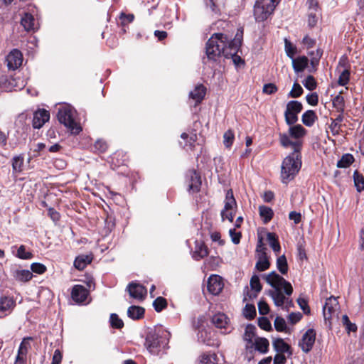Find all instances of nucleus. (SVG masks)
Segmentation results:
<instances>
[{"mask_svg": "<svg viewBox=\"0 0 364 364\" xmlns=\"http://www.w3.org/2000/svg\"><path fill=\"white\" fill-rule=\"evenodd\" d=\"M186 182L189 192L196 193L199 191L201 186V179L200 176L196 171H189L187 173Z\"/></svg>", "mask_w": 364, "mask_h": 364, "instance_id": "2eb2a0df", "label": "nucleus"}, {"mask_svg": "<svg viewBox=\"0 0 364 364\" xmlns=\"http://www.w3.org/2000/svg\"><path fill=\"white\" fill-rule=\"evenodd\" d=\"M93 260V255H80L74 260V267L78 270H83Z\"/></svg>", "mask_w": 364, "mask_h": 364, "instance_id": "a211bd4d", "label": "nucleus"}, {"mask_svg": "<svg viewBox=\"0 0 364 364\" xmlns=\"http://www.w3.org/2000/svg\"><path fill=\"white\" fill-rule=\"evenodd\" d=\"M355 186L358 191L360 192L364 189V178L358 171H355L353 174Z\"/></svg>", "mask_w": 364, "mask_h": 364, "instance_id": "5fc2aeb1", "label": "nucleus"}, {"mask_svg": "<svg viewBox=\"0 0 364 364\" xmlns=\"http://www.w3.org/2000/svg\"><path fill=\"white\" fill-rule=\"evenodd\" d=\"M250 287L252 290L255 291V294H254V297L257 296V294L261 291L262 289V286L260 283L259 278L257 275H253L250 279Z\"/></svg>", "mask_w": 364, "mask_h": 364, "instance_id": "de8ad7c7", "label": "nucleus"}, {"mask_svg": "<svg viewBox=\"0 0 364 364\" xmlns=\"http://www.w3.org/2000/svg\"><path fill=\"white\" fill-rule=\"evenodd\" d=\"M274 328L278 332H283L286 331L287 324L284 318L277 316L274 322Z\"/></svg>", "mask_w": 364, "mask_h": 364, "instance_id": "6e6d98bb", "label": "nucleus"}, {"mask_svg": "<svg viewBox=\"0 0 364 364\" xmlns=\"http://www.w3.org/2000/svg\"><path fill=\"white\" fill-rule=\"evenodd\" d=\"M21 23L27 31H34L36 29L35 19L33 16L28 13H25L24 16L21 18Z\"/></svg>", "mask_w": 364, "mask_h": 364, "instance_id": "a878e982", "label": "nucleus"}, {"mask_svg": "<svg viewBox=\"0 0 364 364\" xmlns=\"http://www.w3.org/2000/svg\"><path fill=\"white\" fill-rule=\"evenodd\" d=\"M145 314L144 308L139 306L132 305L127 309V316L132 320H139L144 318Z\"/></svg>", "mask_w": 364, "mask_h": 364, "instance_id": "aec40b11", "label": "nucleus"}, {"mask_svg": "<svg viewBox=\"0 0 364 364\" xmlns=\"http://www.w3.org/2000/svg\"><path fill=\"white\" fill-rule=\"evenodd\" d=\"M89 295L90 290L82 285L76 284L73 287L71 298L75 302L82 304L86 301Z\"/></svg>", "mask_w": 364, "mask_h": 364, "instance_id": "ddd939ff", "label": "nucleus"}, {"mask_svg": "<svg viewBox=\"0 0 364 364\" xmlns=\"http://www.w3.org/2000/svg\"><path fill=\"white\" fill-rule=\"evenodd\" d=\"M245 357L248 360L250 361L252 359L254 358L255 356V352L257 350L255 349V344L254 341H246L245 346Z\"/></svg>", "mask_w": 364, "mask_h": 364, "instance_id": "58836bf2", "label": "nucleus"}, {"mask_svg": "<svg viewBox=\"0 0 364 364\" xmlns=\"http://www.w3.org/2000/svg\"><path fill=\"white\" fill-rule=\"evenodd\" d=\"M127 290L132 298L138 301L144 300L147 294L145 287L134 282H132L128 284Z\"/></svg>", "mask_w": 364, "mask_h": 364, "instance_id": "9b49d317", "label": "nucleus"}, {"mask_svg": "<svg viewBox=\"0 0 364 364\" xmlns=\"http://www.w3.org/2000/svg\"><path fill=\"white\" fill-rule=\"evenodd\" d=\"M224 284L219 275H211L207 282L208 291L213 295H218L223 290Z\"/></svg>", "mask_w": 364, "mask_h": 364, "instance_id": "4468645a", "label": "nucleus"}, {"mask_svg": "<svg viewBox=\"0 0 364 364\" xmlns=\"http://www.w3.org/2000/svg\"><path fill=\"white\" fill-rule=\"evenodd\" d=\"M343 326L345 327L346 331L348 334L351 332H357L358 327L354 323H352L347 315H343L341 318Z\"/></svg>", "mask_w": 364, "mask_h": 364, "instance_id": "c9c22d12", "label": "nucleus"}, {"mask_svg": "<svg viewBox=\"0 0 364 364\" xmlns=\"http://www.w3.org/2000/svg\"><path fill=\"white\" fill-rule=\"evenodd\" d=\"M350 72L348 70L345 69L340 75L338 83L340 85L344 86L349 82Z\"/></svg>", "mask_w": 364, "mask_h": 364, "instance_id": "0e129e2a", "label": "nucleus"}, {"mask_svg": "<svg viewBox=\"0 0 364 364\" xmlns=\"http://www.w3.org/2000/svg\"><path fill=\"white\" fill-rule=\"evenodd\" d=\"M242 36H243V30H242V28H239L237 30V33L235 34V38L232 40L230 38V45L232 48V50H233L232 51H234L235 53L237 52L239 48L241 46Z\"/></svg>", "mask_w": 364, "mask_h": 364, "instance_id": "72a5a7b5", "label": "nucleus"}, {"mask_svg": "<svg viewBox=\"0 0 364 364\" xmlns=\"http://www.w3.org/2000/svg\"><path fill=\"white\" fill-rule=\"evenodd\" d=\"M277 267L282 274H287L288 272L289 267L287 260L284 255L279 256L277 259Z\"/></svg>", "mask_w": 364, "mask_h": 364, "instance_id": "e433bc0d", "label": "nucleus"}, {"mask_svg": "<svg viewBox=\"0 0 364 364\" xmlns=\"http://www.w3.org/2000/svg\"><path fill=\"white\" fill-rule=\"evenodd\" d=\"M270 267V262L268 256H258L257 261L255 264V269L259 272H264Z\"/></svg>", "mask_w": 364, "mask_h": 364, "instance_id": "473e14b6", "label": "nucleus"}, {"mask_svg": "<svg viewBox=\"0 0 364 364\" xmlns=\"http://www.w3.org/2000/svg\"><path fill=\"white\" fill-rule=\"evenodd\" d=\"M280 0H257L254 6V16L257 21H264L271 16Z\"/></svg>", "mask_w": 364, "mask_h": 364, "instance_id": "423d86ee", "label": "nucleus"}, {"mask_svg": "<svg viewBox=\"0 0 364 364\" xmlns=\"http://www.w3.org/2000/svg\"><path fill=\"white\" fill-rule=\"evenodd\" d=\"M341 93L342 91L333 99V106L340 114H343L345 109V101L343 97L341 96Z\"/></svg>", "mask_w": 364, "mask_h": 364, "instance_id": "f704fd0d", "label": "nucleus"}, {"mask_svg": "<svg viewBox=\"0 0 364 364\" xmlns=\"http://www.w3.org/2000/svg\"><path fill=\"white\" fill-rule=\"evenodd\" d=\"M50 119V112L44 109H38L33 114V127L35 129L41 128Z\"/></svg>", "mask_w": 364, "mask_h": 364, "instance_id": "dca6fc26", "label": "nucleus"}, {"mask_svg": "<svg viewBox=\"0 0 364 364\" xmlns=\"http://www.w3.org/2000/svg\"><path fill=\"white\" fill-rule=\"evenodd\" d=\"M223 143L225 147L230 148L234 141V133L231 130H228L223 135Z\"/></svg>", "mask_w": 364, "mask_h": 364, "instance_id": "bf43d9fd", "label": "nucleus"}, {"mask_svg": "<svg viewBox=\"0 0 364 364\" xmlns=\"http://www.w3.org/2000/svg\"><path fill=\"white\" fill-rule=\"evenodd\" d=\"M316 336V331L313 328H309L305 332L299 343V346L303 352L308 353L311 350L315 343Z\"/></svg>", "mask_w": 364, "mask_h": 364, "instance_id": "1a4fd4ad", "label": "nucleus"}, {"mask_svg": "<svg viewBox=\"0 0 364 364\" xmlns=\"http://www.w3.org/2000/svg\"><path fill=\"white\" fill-rule=\"evenodd\" d=\"M9 84L10 85V88L13 89L14 90H21L26 86V82L23 79H21L20 77L16 78H11L9 80Z\"/></svg>", "mask_w": 364, "mask_h": 364, "instance_id": "a18cd8bd", "label": "nucleus"}, {"mask_svg": "<svg viewBox=\"0 0 364 364\" xmlns=\"http://www.w3.org/2000/svg\"><path fill=\"white\" fill-rule=\"evenodd\" d=\"M168 344V339L159 331H149L145 339L144 346L151 354L156 355Z\"/></svg>", "mask_w": 364, "mask_h": 364, "instance_id": "39448f33", "label": "nucleus"}, {"mask_svg": "<svg viewBox=\"0 0 364 364\" xmlns=\"http://www.w3.org/2000/svg\"><path fill=\"white\" fill-rule=\"evenodd\" d=\"M272 345L274 350L277 351V353H289L290 355L292 353L291 346L281 338L275 339Z\"/></svg>", "mask_w": 364, "mask_h": 364, "instance_id": "4be33fe9", "label": "nucleus"}, {"mask_svg": "<svg viewBox=\"0 0 364 364\" xmlns=\"http://www.w3.org/2000/svg\"><path fill=\"white\" fill-rule=\"evenodd\" d=\"M14 277L19 282H26L32 279L33 274L28 269L16 270L14 272Z\"/></svg>", "mask_w": 364, "mask_h": 364, "instance_id": "c756f323", "label": "nucleus"}, {"mask_svg": "<svg viewBox=\"0 0 364 364\" xmlns=\"http://www.w3.org/2000/svg\"><path fill=\"white\" fill-rule=\"evenodd\" d=\"M256 335V327L252 324H248L245 331V333L243 336L244 341H253V338Z\"/></svg>", "mask_w": 364, "mask_h": 364, "instance_id": "c03bdc74", "label": "nucleus"}, {"mask_svg": "<svg viewBox=\"0 0 364 364\" xmlns=\"http://www.w3.org/2000/svg\"><path fill=\"white\" fill-rule=\"evenodd\" d=\"M209 254V250L207 245L202 241H196L195 245V251L193 257L196 260H200L207 257Z\"/></svg>", "mask_w": 364, "mask_h": 364, "instance_id": "6ab92c4d", "label": "nucleus"}, {"mask_svg": "<svg viewBox=\"0 0 364 364\" xmlns=\"http://www.w3.org/2000/svg\"><path fill=\"white\" fill-rule=\"evenodd\" d=\"M230 236L231 237L232 242L237 245L240 242V239L242 237V234L240 232H237L235 229H230L229 230Z\"/></svg>", "mask_w": 364, "mask_h": 364, "instance_id": "774afa93", "label": "nucleus"}, {"mask_svg": "<svg viewBox=\"0 0 364 364\" xmlns=\"http://www.w3.org/2000/svg\"><path fill=\"white\" fill-rule=\"evenodd\" d=\"M48 215L55 223H57L60 219V213L53 207H50L48 209Z\"/></svg>", "mask_w": 364, "mask_h": 364, "instance_id": "69168bd1", "label": "nucleus"}, {"mask_svg": "<svg viewBox=\"0 0 364 364\" xmlns=\"http://www.w3.org/2000/svg\"><path fill=\"white\" fill-rule=\"evenodd\" d=\"M267 240L275 253H279L281 250V246L278 240L277 235L274 232H267Z\"/></svg>", "mask_w": 364, "mask_h": 364, "instance_id": "7c9ffc66", "label": "nucleus"}, {"mask_svg": "<svg viewBox=\"0 0 364 364\" xmlns=\"http://www.w3.org/2000/svg\"><path fill=\"white\" fill-rule=\"evenodd\" d=\"M321 16L320 11H310L308 12V24L310 27H314L316 25Z\"/></svg>", "mask_w": 364, "mask_h": 364, "instance_id": "864d4df0", "label": "nucleus"}, {"mask_svg": "<svg viewBox=\"0 0 364 364\" xmlns=\"http://www.w3.org/2000/svg\"><path fill=\"white\" fill-rule=\"evenodd\" d=\"M217 355L215 353L207 352L200 355L198 364H217Z\"/></svg>", "mask_w": 364, "mask_h": 364, "instance_id": "2f4dec72", "label": "nucleus"}, {"mask_svg": "<svg viewBox=\"0 0 364 364\" xmlns=\"http://www.w3.org/2000/svg\"><path fill=\"white\" fill-rule=\"evenodd\" d=\"M23 164V157L21 156H14L12 159V168L15 172H21Z\"/></svg>", "mask_w": 364, "mask_h": 364, "instance_id": "3c124183", "label": "nucleus"}, {"mask_svg": "<svg viewBox=\"0 0 364 364\" xmlns=\"http://www.w3.org/2000/svg\"><path fill=\"white\" fill-rule=\"evenodd\" d=\"M258 326L260 328L266 331H269L272 329L269 320L264 316H262L258 318Z\"/></svg>", "mask_w": 364, "mask_h": 364, "instance_id": "13d9d810", "label": "nucleus"}, {"mask_svg": "<svg viewBox=\"0 0 364 364\" xmlns=\"http://www.w3.org/2000/svg\"><path fill=\"white\" fill-rule=\"evenodd\" d=\"M265 280L274 289L269 290V295L273 299L274 305L278 307L283 306L287 299L284 294L287 296H291L293 293V287L291 283L275 271L269 273L266 276Z\"/></svg>", "mask_w": 364, "mask_h": 364, "instance_id": "f03ea898", "label": "nucleus"}, {"mask_svg": "<svg viewBox=\"0 0 364 364\" xmlns=\"http://www.w3.org/2000/svg\"><path fill=\"white\" fill-rule=\"evenodd\" d=\"M303 93V88L297 83L294 82L291 90L290 91L289 96L292 98H296L301 96Z\"/></svg>", "mask_w": 364, "mask_h": 364, "instance_id": "052dcab7", "label": "nucleus"}, {"mask_svg": "<svg viewBox=\"0 0 364 364\" xmlns=\"http://www.w3.org/2000/svg\"><path fill=\"white\" fill-rule=\"evenodd\" d=\"M255 349L261 353H266L269 350V343L266 338L258 337L255 340Z\"/></svg>", "mask_w": 364, "mask_h": 364, "instance_id": "cd10ccee", "label": "nucleus"}, {"mask_svg": "<svg viewBox=\"0 0 364 364\" xmlns=\"http://www.w3.org/2000/svg\"><path fill=\"white\" fill-rule=\"evenodd\" d=\"M317 119V116L314 111L307 110L301 116V121L306 127H311Z\"/></svg>", "mask_w": 364, "mask_h": 364, "instance_id": "c85d7f7f", "label": "nucleus"}, {"mask_svg": "<svg viewBox=\"0 0 364 364\" xmlns=\"http://www.w3.org/2000/svg\"><path fill=\"white\" fill-rule=\"evenodd\" d=\"M259 212L264 224L268 223L274 216V211L269 206H259Z\"/></svg>", "mask_w": 364, "mask_h": 364, "instance_id": "bb28decb", "label": "nucleus"}, {"mask_svg": "<svg viewBox=\"0 0 364 364\" xmlns=\"http://www.w3.org/2000/svg\"><path fill=\"white\" fill-rule=\"evenodd\" d=\"M76 112L69 105H63L58 109L57 117L60 124H64L73 134H79L82 129L77 122Z\"/></svg>", "mask_w": 364, "mask_h": 364, "instance_id": "20e7f679", "label": "nucleus"}, {"mask_svg": "<svg viewBox=\"0 0 364 364\" xmlns=\"http://www.w3.org/2000/svg\"><path fill=\"white\" fill-rule=\"evenodd\" d=\"M279 141L282 146H291L293 152L285 157L281 166V179L283 183L287 184L293 180L301 167V141H291L287 134H279Z\"/></svg>", "mask_w": 364, "mask_h": 364, "instance_id": "f257e3e1", "label": "nucleus"}, {"mask_svg": "<svg viewBox=\"0 0 364 364\" xmlns=\"http://www.w3.org/2000/svg\"><path fill=\"white\" fill-rule=\"evenodd\" d=\"M33 341V338L28 336L23 338L21 343H20L18 353V354L26 355L28 353V349L31 348L30 341Z\"/></svg>", "mask_w": 364, "mask_h": 364, "instance_id": "37998d69", "label": "nucleus"}, {"mask_svg": "<svg viewBox=\"0 0 364 364\" xmlns=\"http://www.w3.org/2000/svg\"><path fill=\"white\" fill-rule=\"evenodd\" d=\"M338 309V301L334 296H330L326 299L323 307V314L326 321L331 320Z\"/></svg>", "mask_w": 364, "mask_h": 364, "instance_id": "f8f14e48", "label": "nucleus"}, {"mask_svg": "<svg viewBox=\"0 0 364 364\" xmlns=\"http://www.w3.org/2000/svg\"><path fill=\"white\" fill-rule=\"evenodd\" d=\"M309 59L304 55L292 59V66L296 73L302 72L307 67Z\"/></svg>", "mask_w": 364, "mask_h": 364, "instance_id": "5701e85b", "label": "nucleus"}, {"mask_svg": "<svg viewBox=\"0 0 364 364\" xmlns=\"http://www.w3.org/2000/svg\"><path fill=\"white\" fill-rule=\"evenodd\" d=\"M16 257L22 259H29L33 257V255L31 252L26 251V247L21 245L18 248Z\"/></svg>", "mask_w": 364, "mask_h": 364, "instance_id": "603ef678", "label": "nucleus"}, {"mask_svg": "<svg viewBox=\"0 0 364 364\" xmlns=\"http://www.w3.org/2000/svg\"><path fill=\"white\" fill-rule=\"evenodd\" d=\"M285 51L287 56L292 60L296 53V48L287 39H285Z\"/></svg>", "mask_w": 364, "mask_h": 364, "instance_id": "338daca9", "label": "nucleus"}, {"mask_svg": "<svg viewBox=\"0 0 364 364\" xmlns=\"http://www.w3.org/2000/svg\"><path fill=\"white\" fill-rule=\"evenodd\" d=\"M303 109L302 104L299 101L291 100L287 105L284 112V117L286 123L288 125H293L298 121L297 114L301 112Z\"/></svg>", "mask_w": 364, "mask_h": 364, "instance_id": "0eeeda50", "label": "nucleus"}, {"mask_svg": "<svg viewBox=\"0 0 364 364\" xmlns=\"http://www.w3.org/2000/svg\"><path fill=\"white\" fill-rule=\"evenodd\" d=\"M322 54L323 52L320 49H317L315 52L311 51L309 53V55L311 56V68L309 70L310 73L315 72L317 70V66L318 65L319 60L322 56Z\"/></svg>", "mask_w": 364, "mask_h": 364, "instance_id": "393cba45", "label": "nucleus"}, {"mask_svg": "<svg viewBox=\"0 0 364 364\" xmlns=\"http://www.w3.org/2000/svg\"><path fill=\"white\" fill-rule=\"evenodd\" d=\"M212 323L217 328L224 329L223 333L232 331L233 328L230 326V318L224 313H217L211 318Z\"/></svg>", "mask_w": 364, "mask_h": 364, "instance_id": "9d476101", "label": "nucleus"}, {"mask_svg": "<svg viewBox=\"0 0 364 364\" xmlns=\"http://www.w3.org/2000/svg\"><path fill=\"white\" fill-rule=\"evenodd\" d=\"M206 92V88L203 85L196 86L194 90L189 93L190 98L196 101V104L200 103Z\"/></svg>", "mask_w": 364, "mask_h": 364, "instance_id": "412c9836", "label": "nucleus"}, {"mask_svg": "<svg viewBox=\"0 0 364 364\" xmlns=\"http://www.w3.org/2000/svg\"><path fill=\"white\" fill-rule=\"evenodd\" d=\"M181 137L186 141L185 147H188L189 149L194 147L195 142L197 140V134L196 133H191L190 134L183 133Z\"/></svg>", "mask_w": 364, "mask_h": 364, "instance_id": "4c0bfd02", "label": "nucleus"}, {"mask_svg": "<svg viewBox=\"0 0 364 364\" xmlns=\"http://www.w3.org/2000/svg\"><path fill=\"white\" fill-rule=\"evenodd\" d=\"M267 248L264 246V244L263 243V238L262 237H259L257 247H256V252L258 256H267V254L266 252Z\"/></svg>", "mask_w": 364, "mask_h": 364, "instance_id": "680f3d73", "label": "nucleus"}, {"mask_svg": "<svg viewBox=\"0 0 364 364\" xmlns=\"http://www.w3.org/2000/svg\"><path fill=\"white\" fill-rule=\"evenodd\" d=\"M16 306V301L12 297L2 296L0 297V318H4L6 311L13 309Z\"/></svg>", "mask_w": 364, "mask_h": 364, "instance_id": "f3484780", "label": "nucleus"}, {"mask_svg": "<svg viewBox=\"0 0 364 364\" xmlns=\"http://www.w3.org/2000/svg\"><path fill=\"white\" fill-rule=\"evenodd\" d=\"M354 157L350 154H346L342 156L341 159L337 162L338 168H347L353 164Z\"/></svg>", "mask_w": 364, "mask_h": 364, "instance_id": "ea45409f", "label": "nucleus"}, {"mask_svg": "<svg viewBox=\"0 0 364 364\" xmlns=\"http://www.w3.org/2000/svg\"><path fill=\"white\" fill-rule=\"evenodd\" d=\"M304 86L309 90H314L316 87V82L315 78L312 75H309L302 81Z\"/></svg>", "mask_w": 364, "mask_h": 364, "instance_id": "4d7b16f0", "label": "nucleus"}, {"mask_svg": "<svg viewBox=\"0 0 364 364\" xmlns=\"http://www.w3.org/2000/svg\"><path fill=\"white\" fill-rule=\"evenodd\" d=\"M23 55L18 49H13L6 57V64L9 70H16L23 63Z\"/></svg>", "mask_w": 364, "mask_h": 364, "instance_id": "6e6552de", "label": "nucleus"}, {"mask_svg": "<svg viewBox=\"0 0 364 364\" xmlns=\"http://www.w3.org/2000/svg\"><path fill=\"white\" fill-rule=\"evenodd\" d=\"M153 306L156 312H161L168 306L166 299L162 296H158L153 301Z\"/></svg>", "mask_w": 364, "mask_h": 364, "instance_id": "a19ab883", "label": "nucleus"}, {"mask_svg": "<svg viewBox=\"0 0 364 364\" xmlns=\"http://www.w3.org/2000/svg\"><path fill=\"white\" fill-rule=\"evenodd\" d=\"M230 45V38L222 33H215L206 43L205 53L208 60L217 61L222 55L229 58L234 54Z\"/></svg>", "mask_w": 364, "mask_h": 364, "instance_id": "7ed1b4c3", "label": "nucleus"}, {"mask_svg": "<svg viewBox=\"0 0 364 364\" xmlns=\"http://www.w3.org/2000/svg\"><path fill=\"white\" fill-rule=\"evenodd\" d=\"M343 114H339L338 117L332 121L330 128L333 135L338 134L341 127L340 123L343 121Z\"/></svg>", "mask_w": 364, "mask_h": 364, "instance_id": "8fccbe9b", "label": "nucleus"}, {"mask_svg": "<svg viewBox=\"0 0 364 364\" xmlns=\"http://www.w3.org/2000/svg\"><path fill=\"white\" fill-rule=\"evenodd\" d=\"M244 316L248 320H252L256 316V309L253 304H247L243 311Z\"/></svg>", "mask_w": 364, "mask_h": 364, "instance_id": "09e8293b", "label": "nucleus"}, {"mask_svg": "<svg viewBox=\"0 0 364 364\" xmlns=\"http://www.w3.org/2000/svg\"><path fill=\"white\" fill-rule=\"evenodd\" d=\"M110 326L113 328L121 329L124 327L123 321L117 314H112L109 318Z\"/></svg>", "mask_w": 364, "mask_h": 364, "instance_id": "49530a36", "label": "nucleus"}, {"mask_svg": "<svg viewBox=\"0 0 364 364\" xmlns=\"http://www.w3.org/2000/svg\"><path fill=\"white\" fill-rule=\"evenodd\" d=\"M306 134V130L301 125L296 124L289 127V134H287L289 138L290 136L297 139L296 141H299V139Z\"/></svg>", "mask_w": 364, "mask_h": 364, "instance_id": "b1692460", "label": "nucleus"}, {"mask_svg": "<svg viewBox=\"0 0 364 364\" xmlns=\"http://www.w3.org/2000/svg\"><path fill=\"white\" fill-rule=\"evenodd\" d=\"M234 208H237V206H225L224 210L221 212V216L223 220H228L230 222H232L235 215Z\"/></svg>", "mask_w": 364, "mask_h": 364, "instance_id": "79ce46f5", "label": "nucleus"}, {"mask_svg": "<svg viewBox=\"0 0 364 364\" xmlns=\"http://www.w3.org/2000/svg\"><path fill=\"white\" fill-rule=\"evenodd\" d=\"M31 269L33 272L38 274H42L47 270V268L44 264L38 262L33 263L31 265Z\"/></svg>", "mask_w": 364, "mask_h": 364, "instance_id": "e2e57ef3", "label": "nucleus"}]
</instances>
